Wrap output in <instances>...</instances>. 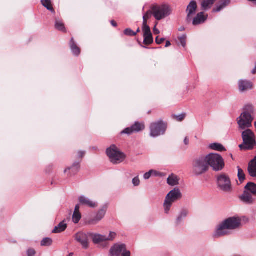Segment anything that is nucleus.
<instances>
[{
    "label": "nucleus",
    "instance_id": "423d86ee",
    "mask_svg": "<svg viewBox=\"0 0 256 256\" xmlns=\"http://www.w3.org/2000/svg\"><path fill=\"white\" fill-rule=\"evenodd\" d=\"M106 154L110 162L114 164H117L122 162L125 156L115 145L111 146L106 150Z\"/></svg>",
    "mask_w": 256,
    "mask_h": 256
},
{
    "label": "nucleus",
    "instance_id": "a211bd4d",
    "mask_svg": "<svg viewBox=\"0 0 256 256\" xmlns=\"http://www.w3.org/2000/svg\"><path fill=\"white\" fill-rule=\"evenodd\" d=\"M252 84L249 80H240L238 82L239 90L240 92H244L252 88Z\"/></svg>",
    "mask_w": 256,
    "mask_h": 256
},
{
    "label": "nucleus",
    "instance_id": "0eeeda50",
    "mask_svg": "<svg viewBox=\"0 0 256 256\" xmlns=\"http://www.w3.org/2000/svg\"><path fill=\"white\" fill-rule=\"evenodd\" d=\"M208 170V164L206 156L200 157L194 160L192 170L194 174L199 176Z\"/></svg>",
    "mask_w": 256,
    "mask_h": 256
},
{
    "label": "nucleus",
    "instance_id": "dca6fc26",
    "mask_svg": "<svg viewBox=\"0 0 256 256\" xmlns=\"http://www.w3.org/2000/svg\"><path fill=\"white\" fill-rule=\"evenodd\" d=\"M198 6L196 1L192 0L187 6L186 10L187 13L186 20L190 22L192 20V16L195 14Z\"/></svg>",
    "mask_w": 256,
    "mask_h": 256
},
{
    "label": "nucleus",
    "instance_id": "58836bf2",
    "mask_svg": "<svg viewBox=\"0 0 256 256\" xmlns=\"http://www.w3.org/2000/svg\"><path fill=\"white\" fill-rule=\"evenodd\" d=\"M124 34L128 36H135L136 34V32H135L130 28H126L124 30Z\"/></svg>",
    "mask_w": 256,
    "mask_h": 256
},
{
    "label": "nucleus",
    "instance_id": "603ef678",
    "mask_svg": "<svg viewBox=\"0 0 256 256\" xmlns=\"http://www.w3.org/2000/svg\"><path fill=\"white\" fill-rule=\"evenodd\" d=\"M171 45V44L170 41H167L166 44V47L167 48Z\"/></svg>",
    "mask_w": 256,
    "mask_h": 256
},
{
    "label": "nucleus",
    "instance_id": "f03ea898",
    "mask_svg": "<svg viewBox=\"0 0 256 256\" xmlns=\"http://www.w3.org/2000/svg\"><path fill=\"white\" fill-rule=\"evenodd\" d=\"M254 108L252 104L245 105L242 112L236 119L239 128L241 130L249 129L252 126V122L254 118Z\"/></svg>",
    "mask_w": 256,
    "mask_h": 256
},
{
    "label": "nucleus",
    "instance_id": "5fc2aeb1",
    "mask_svg": "<svg viewBox=\"0 0 256 256\" xmlns=\"http://www.w3.org/2000/svg\"><path fill=\"white\" fill-rule=\"evenodd\" d=\"M140 32V28H138L136 32V34H137V33L139 32Z\"/></svg>",
    "mask_w": 256,
    "mask_h": 256
},
{
    "label": "nucleus",
    "instance_id": "2eb2a0df",
    "mask_svg": "<svg viewBox=\"0 0 256 256\" xmlns=\"http://www.w3.org/2000/svg\"><path fill=\"white\" fill-rule=\"evenodd\" d=\"M239 198L242 202L249 205L254 204L256 200V199L252 196V194L246 190Z\"/></svg>",
    "mask_w": 256,
    "mask_h": 256
},
{
    "label": "nucleus",
    "instance_id": "473e14b6",
    "mask_svg": "<svg viewBox=\"0 0 256 256\" xmlns=\"http://www.w3.org/2000/svg\"><path fill=\"white\" fill-rule=\"evenodd\" d=\"M144 43L146 44H150L153 42V38L152 34H150L144 36Z\"/></svg>",
    "mask_w": 256,
    "mask_h": 256
},
{
    "label": "nucleus",
    "instance_id": "6e6d98bb",
    "mask_svg": "<svg viewBox=\"0 0 256 256\" xmlns=\"http://www.w3.org/2000/svg\"><path fill=\"white\" fill-rule=\"evenodd\" d=\"M248 0L250 1V2H256V0Z\"/></svg>",
    "mask_w": 256,
    "mask_h": 256
},
{
    "label": "nucleus",
    "instance_id": "de8ad7c7",
    "mask_svg": "<svg viewBox=\"0 0 256 256\" xmlns=\"http://www.w3.org/2000/svg\"><path fill=\"white\" fill-rule=\"evenodd\" d=\"M153 31H154V34H158L160 33V30L156 28V26H155L154 27Z\"/></svg>",
    "mask_w": 256,
    "mask_h": 256
},
{
    "label": "nucleus",
    "instance_id": "a878e982",
    "mask_svg": "<svg viewBox=\"0 0 256 256\" xmlns=\"http://www.w3.org/2000/svg\"><path fill=\"white\" fill-rule=\"evenodd\" d=\"M70 47L74 54L76 56L79 55L80 50V48L75 44L74 38H72L70 40Z\"/></svg>",
    "mask_w": 256,
    "mask_h": 256
},
{
    "label": "nucleus",
    "instance_id": "b1692460",
    "mask_svg": "<svg viewBox=\"0 0 256 256\" xmlns=\"http://www.w3.org/2000/svg\"><path fill=\"white\" fill-rule=\"evenodd\" d=\"M244 189L246 190L248 192L251 194L256 196V184L252 182H249L245 186Z\"/></svg>",
    "mask_w": 256,
    "mask_h": 256
},
{
    "label": "nucleus",
    "instance_id": "c756f323",
    "mask_svg": "<svg viewBox=\"0 0 256 256\" xmlns=\"http://www.w3.org/2000/svg\"><path fill=\"white\" fill-rule=\"evenodd\" d=\"M188 214V211L187 210H182L176 220V224H179L181 222L183 219L187 216Z\"/></svg>",
    "mask_w": 256,
    "mask_h": 256
},
{
    "label": "nucleus",
    "instance_id": "1a4fd4ad",
    "mask_svg": "<svg viewBox=\"0 0 256 256\" xmlns=\"http://www.w3.org/2000/svg\"><path fill=\"white\" fill-rule=\"evenodd\" d=\"M150 136L153 138L158 137L164 134L166 126L162 120L152 122L150 126Z\"/></svg>",
    "mask_w": 256,
    "mask_h": 256
},
{
    "label": "nucleus",
    "instance_id": "49530a36",
    "mask_svg": "<svg viewBox=\"0 0 256 256\" xmlns=\"http://www.w3.org/2000/svg\"><path fill=\"white\" fill-rule=\"evenodd\" d=\"M85 152L84 151H80L78 152V156L79 158H82L83 156H84L85 154Z\"/></svg>",
    "mask_w": 256,
    "mask_h": 256
},
{
    "label": "nucleus",
    "instance_id": "3c124183",
    "mask_svg": "<svg viewBox=\"0 0 256 256\" xmlns=\"http://www.w3.org/2000/svg\"><path fill=\"white\" fill-rule=\"evenodd\" d=\"M110 22H111V24L112 25V26H114V27L116 26L117 24H116V22L114 20H111Z\"/></svg>",
    "mask_w": 256,
    "mask_h": 256
},
{
    "label": "nucleus",
    "instance_id": "72a5a7b5",
    "mask_svg": "<svg viewBox=\"0 0 256 256\" xmlns=\"http://www.w3.org/2000/svg\"><path fill=\"white\" fill-rule=\"evenodd\" d=\"M238 180L240 181V183H242L244 180H245L246 176L244 173V170L240 168L239 166H238Z\"/></svg>",
    "mask_w": 256,
    "mask_h": 256
},
{
    "label": "nucleus",
    "instance_id": "e433bc0d",
    "mask_svg": "<svg viewBox=\"0 0 256 256\" xmlns=\"http://www.w3.org/2000/svg\"><path fill=\"white\" fill-rule=\"evenodd\" d=\"M142 29L144 32V36L152 34L150 28L147 25V23L143 22Z\"/></svg>",
    "mask_w": 256,
    "mask_h": 256
},
{
    "label": "nucleus",
    "instance_id": "39448f33",
    "mask_svg": "<svg viewBox=\"0 0 256 256\" xmlns=\"http://www.w3.org/2000/svg\"><path fill=\"white\" fill-rule=\"evenodd\" d=\"M208 166H210L214 170L220 171L224 166V160L222 156L216 154H210L206 156Z\"/></svg>",
    "mask_w": 256,
    "mask_h": 256
},
{
    "label": "nucleus",
    "instance_id": "6e6552de",
    "mask_svg": "<svg viewBox=\"0 0 256 256\" xmlns=\"http://www.w3.org/2000/svg\"><path fill=\"white\" fill-rule=\"evenodd\" d=\"M153 16L154 18L160 20L170 16L172 12L170 8L166 4L155 6L152 7Z\"/></svg>",
    "mask_w": 256,
    "mask_h": 256
},
{
    "label": "nucleus",
    "instance_id": "412c9836",
    "mask_svg": "<svg viewBox=\"0 0 256 256\" xmlns=\"http://www.w3.org/2000/svg\"><path fill=\"white\" fill-rule=\"evenodd\" d=\"M248 170L251 176L256 178V156L249 163Z\"/></svg>",
    "mask_w": 256,
    "mask_h": 256
},
{
    "label": "nucleus",
    "instance_id": "37998d69",
    "mask_svg": "<svg viewBox=\"0 0 256 256\" xmlns=\"http://www.w3.org/2000/svg\"><path fill=\"white\" fill-rule=\"evenodd\" d=\"M185 116V114H181L178 116H175L174 117L178 121L182 122Z\"/></svg>",
    "mask_w": 256,
    "mask_h": 256
},
{
    "label": "nucleus",
    "instance_id": "cd10ccee",
    "mask_svg": "<svg viewBox=\"0 0 256 256\" xmlns=\"http://www.w3.org/2000/svg\"><path fill=\"white\" fill-rule=\"evenodd\" d=\"M179 179L178 177L173 174H171L168 178L167 181L169 185L174 186L178 184Z\"/></svg>",
    "mask_w": 256,
    "mask_h": 256
},
{
    "label": "nucleus",
    "instance_id": "9d476101",
    "mask_svg": "<svg viewBox=\"0 0 256 256\" xmlns=\"http://www.w3.org/2000/svg\"><path fill=\"white\" fill-rule=\"evenodd\" d=\"M88 234L92 238L94 243L96 244L106 241H112L115 238L116 235L114 232H110L108 236L94 233H88Z\"/></svg>",
    "mask_w": 256,
    "mask_h": 256
},
{
    "label": "nucleus",
    "instance_id": "4d7b16f0",
    "mask_svg": "<svg viewBox=\"0 0 256 256\" xmlns=\"http://www.w3.org/2000/svg\"><path fill=\"white\" fill-rule=\"evenodd\" d=\"M184 30V28H181L180 30V31H182V30Z\"/></svg>",
    "mask_w": 256,
    "mask_h": 256
},
{
    "label": "nucleus",
    "instance_id": "6ab92c4d",
    "mask_svg": "<svg viewBox=\"0 0 256 256\" xmlns=\"http://www.w3.org/2000/svg\"><path fill=\"white\" fill-rule=\"evenodd\" d=\"M78 200L80 204L82 205L86 206L90 208H95L97 206L96 202L92 201L90 199L84 196H80L78 198Z\"/></svg>",
    "mask_w": 256,
    "mask_h": 256
},
{
    "label": "nucleus",
    "instance_id": "ea45409f",
    "mask_svg": "<svg viewBox=\"0 0 256 256\" xmlns=\"http://www.w3.org/2000/svg\"><path fill=\"white\" fill-rule=\"evenodd\" d=\"M153 173H157V172L154 170H150L148 172H146L144 175V178L145 180H148L152 175Z\"/></svg>",
    "mask_w": 256,
    "mask_h": 256
},
{
    "label": "nucleus",
    "instance_id": "aec40b11",
    "mask_svg": "<svg viewBox=\"0 0 256 256\" xmlns=\"http://www.w3.org/2000/svg\"><path fill=\"white\" fill-rule=\"evenodd\" d=\"M230 0H220L218 2L216 6L212 10V12H218L230 4Z\"/></svg>",
    "mask_w": 256,
    "mask_h": 256
},
{
    "label": "nucleus",
    "instance_id": "7c9ffc66",
    "mask_svg": "<svg viewBox=\"0 0 256 256\" xmlns=\"http://www.w3.org/2000/svg\"><path fill=\"white\" fill-rule=\"evenodd\" d=\"M55 28L56 30L62 31V32H66V28L64 26V24L60 20H56Z\"/></svg>",
    "mask_w": 256,
    "mask_h": 256
},
{
    "label": "nucleus",
    "instance_id": "4be33fe9",
    "mask_svg": "<svg viewBox=\"0 0 256 256\" xmlns=\"http://www.w3.org/2000/svg\"><path fill=\"white\" fill-rule=\"evenodd\" d=\"M207 19V16H204L203 12L198 13L192 20V24L194 26L204 22Z\"/></svg>",
    "mask_w": 256,
    "mask_h": 256
},
{
    "label": "nucleus",
    "instance_id": "13d9d810",
    "mask_svg": "<svg viewBox=\"0 0 256 256\" xmlns=\"http://www.w3.org/2000/svg\"><path fill=\"white\" fill-rule=\"evenodd\" d=\"M255 2H256V1Z\"/></svg>",
    "mask_w": 256,
    "mask_h": 256
},
{
    "label": "nucleus",
    "instance_id": "2f4dec72",
    "mask_svg": "<svg viewBox=\"0 0 256 256\" xmlns=\"http://www.w3.org/2000/svg\"><path fill=\"white\" fill-rule=\"evenodd\" d=\"M210 148L212 150L220 152L226 150L222 144L218 143H214L210 144Z\"/></svg>",
    "mask_w": 256,
    "mask_h": 256
},
{
    "label": "nucleus",
    "instance_id": "a19ab883",
    "mask_svg": "<svg viewBox=\"0 0 256 256\" xmlns=\"http://www.w3.org/2000/svg\"><path fill=\"white\" fill-rule=\"evenodd\" d=\"M186 36L183 35L178 38L179 41L183 47H185L186 46Z\"/></svg>",
    "mask_w": 256,
    "mask_h": 256
},
{
    "label": "nucleus",
    "instance_id": "4468645a",
    "mask_svg": "<svg viewBox=\"0 0 256 256\" xmlns=\"http://www.w3.org/2000/svg\"><path fill=\"white\" fill-rule=\"evenodd\" d=\"M88 235V234L84 232H78L76 235V240L80 244L82 247L84 249H87L89 246Z\"/></svg>",
    "mask_w": 256,
    "mask_h": 256
},
{
    "label": "nucleus",
    "instance_id": "c03bdc74",
    "mask_svg": "<svg viewBox=\"0 0 256 256\" xmlns=\"http://www.w3.org/2000/svg\"><path fill=\"white\" fill-rule=\"evenodd\" d=\"M36 254V252L34 249H28L27 251L28 256H34Z\"/></svg>",
    "mask_w": 256,
    "mask_h": 256
},
{
    "label": "nucleus",
    "instance_id": "f257e3e1",
    "mask_svg": "<svg viewBox=\"0 0 256 256\" xmlns=\"http://www.w3.org/2000/svg\"><path fill=\"white\" fill-rule=\"evenodd\" d=\"M242 223V220L238 216H232L227 218L219 223L216 227L213 237L218 238L230 236L233 232L238 229Z\"/></svg>",
    "mask_w": 256,
    "mask_h": 256
},
{
    "label": "nucleus",
    "instance_id": "7ed1b4c3",
    "mask_svg": "<svg viewBox=\"0 0 256 256\" xmlns=\"http://www.w3.org/2000/svg\"><path fill=\"white\" fill-rule=\"evenodd\" d=\"M243 143L239 146L240 150H252L256 146V136L250 129H246L242 134Z\"/></svg>",
    "mask_w": 256,
    "mask_h": 256
},
{
    "label": "nucleus",
    "instance_id": "f8f14e48",
    "mask_svg": "<svg viewBox=\"0 0 256 256\" xmlns=\"http://www.w3.org/2000/svg\"><path fill=\"white\" fill-rule=\"evenodd\" d=\"M218 185V188L226 192H229L231 190L232 185L230 178L226 174H221L217 178Z\"/></svg>",
    "mask_w": 256,
    "mask_h": 256
},
{
    "label": "nucleus",
    "instance_id": "f704fd0d",
    "mask_svg": "<svg viewBox=\"0 0 256 256\" xmlns=\"http://www.w3.org/2000/svg\"><path fill=\"white\" fill-rule=\"evenodd\" d=\"M152 15H153L152 8L151 10L148 11L143 16V22L147 23V20L149 19Z\"/></svg>",
    "mask_w": 256,
    "mask_h": 256
},
{
    "label": "nucleus",
    "instance_id": "ddd939ff",
    "mask_svg": "<svg viewBox=\"0 0 256 256\" xmlns=\"http://www.w3.org/2000/svg\"><path fill=\"white\" fill-rule=\"evenodd\" d=\"M144 128L145 125L144 122H136L130 127L124 129L122 133L130 134L132 133L138 132L143 130Z\"/></svg>",
    "mask_w": 256,
    "mask_h": 256
},
{
    "label": "nucleus",
    "instance_id": "8fccbe9b",
    "mask_svg": "<svg viewBox=\"0 0 256 256\" xmlns=\"http://www.w3.org/2000/svg\"><path fill=\"white\" fill-rule=\"evenodd\" d=\"M80 212V206L79 204H77L75 206L74 212Z\"/></svg>",
    "mask_w": 256,
    "mask_h": 256
},
{
    "label": "nucleus",
    "instance_id": "5701e85b",
    "mask_svg": "<svg viewBox=\"0 0 256 256\" xmlns=\"http://www.w3.org/2000/svg\"><path fill=\"white\" fill-rule=\"evenodd\" d=\"M202 8L206 10L210 9L216 0H200Z\"/></svg>",
    "mask_w": 256,
    "mask_h": 256
},
{
    "label": "nucleus",
    "instance_id": "a18cd8bd",
    "mask_svg": "<svg viewBox=\"0 0 256 256\" xmlns=\"http://www.w3.org/2000/svg\"><path fill=\"white\" fill-rule=\"evenodd\" d=\"M164 40H165V39L164 38H161L159 39L158 37L157 36L156 39V42L157 44H162L164 41Z\"/></svg>",
    "mask_w": 256,
    "mask_h": 256
},
{
    "label": "nucleus",
    "instance_id": "20e7f679",
    "mask_svg": "<svg viewBox=\"0 0 256 256\" xmlns=\"http://www.w3.org/2000/svg\"><path fill=\"white\" fill-rule=\"evenodd\" d=\"M182 198V194L178 188H174L170 191L166 195L164 203L165 213L168 214L172 204Z\"/></svg>",
    "mask_w": 256,
    "mask_h": 256
},
{
    "label": "nucleus",
    "instance_id": "393cba45",
    "mask_svg": "<svg viewBox=\"0 0 256 256\" xmlns=\"http://www.w3.org/2000/svg\"><path fill=\"white\" fill-rule=\"evenodd\" d=\"M80 168V162H75L73 164L72 166L64 170V173H66L68 170H69L72 174H75L78 172Z\"/></svg>",
    "mask_w": 256,
    "mask_h": 256
},
{
    "label": "nucleus",
    "instance_id": "c85d7f7f",
    "mask_svg": "<svg viewBox=\"0 0 256 256\" xmlns=\"http://www.w3.org/2000/svg\"><path fill=\"white\" fill-rule=\"evenodd\" d=\"M41 3L48 10L53 13H55V11L52 4L51 0H41Z\"/></svg>",
    "mask_w": 256,
    "mask_h": 256
},
{
    "label": "nucleus",
    "instance_id": "f3484780",
    "mask_svg": "<svg viewBox=\"0 0 256 256\" xmlns=\"http://www.w3.org/2000/svg\"><path fill=\"white\" fill-rule=\"evenodd\" d=\"M107 210V206H104L98 212L95 218L90 221V224H96L99 221L103 218L106 214Z\"/></svg>",
    "mask_w": 256,
    "mask_h": 256
},
{
    "label": "nucleus",
    "instance_id": "bb28decb",
    "mask_svg": "<svg viewBox=\"0 0 256 256\" xmlns=\"http://www.w3.org/2000/svg\"><path fill=\"white\" fill-rule=\"evenodd\" d=\"M67 228V224L64 223V221L60 222L58 226H56L52 230V233H60L64 232Z\"/></svg>",
    "mask_w": 256,
    "mask_h": 256
},
{
    "label": "nucleus",
    "instance_id": "864d4df0",
    "mask_svg": "<svg viewBox=\"0 0 256 256\" xmlns=\"http://www.w3.org/2000/svg\"><path fill=\"white\" fill-rule=\"evenodd\" d=\"M159 174V172H157V173H153L152 174V175H154L156 176H158Z\"/></svg>",
    "mask_w": 256,
    "mask_h": 256
},
{
    "label": "nucleus",
    "instance_id": "9b49d317",
    "mask_svg": "<svg viewBox=\"0 0 256 256\" xmlns=\"http://www.w3.org/2000/svg\"><path fill=\"white\" fill-rule=\"evenodd\" d=\"M112 256H130V251L126 250V246L123 244H115L110 250Z\"/></svg>",
    "mask_w": 256,
    "mask_h": 256
},
{
    "label": "nucleus",
    "instance_id": "79ce46f5",
    "mask_svg": "<svg viewBox=\"0 0 256 256\" xmlns=\"http://www.w3.org/2000/svg\"><path fill=\"white\" fill-rule=\"evenodd\" d=\"M132 183L134 186H136L140 185V180L138 176L134 178L132 180Z\"/></svg>",
    "mask_w": 256,
    "mask_h": 256
},
{
    "label": "nucleus",
    "instance_id": "09e8293b",
    "mask_svg": "<svg viewBox=\"0 0 256 256\" xmlns=\"http://www.w3.org/2000/svg\"><path fill=\"white\" fill-rule=\"evenodd\" d=\"M184 144L188 146L189 144V138L188 137H186L184 140Z\"/></svg>",
    "mask_w": 256,
    "mask_h": 256
},
{
    "label": "nucleus",
    "instance_id": "4c0bfd02",
    "mask_svg": "<svg viewBox=\"0 0 256 256\" xmlns=\"http://www.w3.org/2000/svg\"><path fill=\"white\" fill-rule=\"evenodd\" d=\"M81 214L80 212H74L72 216V221L75 224H78L81 218Z\"/></svg>",
    "mask_w": 256,
    "mask_h": 256
},
{
    "label": "nucleus",
    "instance_id": "c9c22d12",
    "mask_svg": "<svg viewBox=\"0 0 256 256\" xmlns=\"http://www.w3.org/2000/svg\"><path fill=\"white\" fill-rule=\"evenodd\" d=\"M52 240L50 238H46L41 241L42 246H50L52 244Z\"/></svg>",
    "mask_w": 256,
    "mask_h": 256
}]
</instances>
